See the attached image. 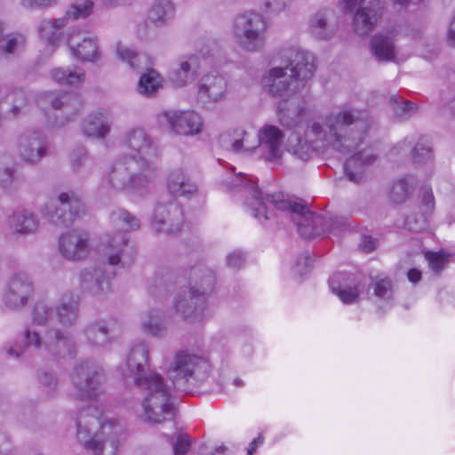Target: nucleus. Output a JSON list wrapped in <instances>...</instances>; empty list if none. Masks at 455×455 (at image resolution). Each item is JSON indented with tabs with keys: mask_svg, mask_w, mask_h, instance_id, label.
Here are the masks:
<instances>
[{
	"mask_svg": "<svg viewBox=\"0 0 455 455\" xmlns=\"http://www.w3.org/2000/svg\"><path fill=\"white\" fill-rule=\"evenodd\" d=\"M283 66L271 68L263 83L272 96L290 98L279 105V120L283 126L296 127L302 119L305 108L295 94L305 87L315 71L314 56L297 48L283 52Z\"/></svg>",
	"mask_w": 455,
	"mask_h": 455,
	"instance_id": "f257e3e1",
	"label": "nucleus"
},
{
	"mask_svg": "<svg viewBox=\"0 0 455 455\" xmlns=\"http://www.w3.org/2000/svg\"><path fill=\"white\" fill-rule=\"evenodd\" d=\"M230 187H243L247 191L245 204L251 214L259 220L270 219V209L275 208L284 212L293 221L301 236L311 239L326 232L332 233L339 226L338 221L326 220L323 216L310 212L307 205L292 201L283 193L264 194L251 180L243 176H236L230 182Z\"/></svg>",
	"mask_w": 455,
	"mask_h": 455,
	"instance_id": "f03ea898",
	"label": "nucleus"
},
{
	"mask_svg": "<svg viewBox=\"0 0 455 455\" xmlns=\"http://www.w3.org/2000/svg\"><path fill=\"white\" fill-rule=\"evenodd\" d=\"M149 349L140 342L129 351L124 379L145 392L141 402V419L150 424H161L174 416V405L164 379L157 372L149 371Z\"/></svg>",
	"mask_w": 455,
	"mask_h": 455,
	"instance_id": "7ed1b4c3",
	"label": "nucleus"
},
{
	"mask_svg": "<svg viewBox=\"0 0 455 455\" xmlns=\"http://www.w3.org/2000/svg\"><path fill=\"white\" fill-rule=\"evenodd\" d=\"M371 124L368 111L343 108L312 121L306 136L311 143L319 142L321 147L331 145L336 150L348 154L363 142Z\"/></svg>",
	"mask_w": 455,
	"mask_h": 455,
	"instance_id": "20e7f679",
	"label": "nucleus"
},
{
	"mask_svg": "<svg viewBox=\"0 0 455 455\" xmlns=\"http://www.w3.org/2000/svg\"><path fill=\"white\" fill-rule=\"evenodd\" d=\"M118 426L114 420L102 422L93 406L83 409L76 419V439L95 455H116L118 449Z\"/></svg>",
	"mask_w": 455,
	"mask_h": 455,
	"instance_id": "39448f33",
	"label": "nucleus"
},
{
	"mask_svg": "<svg viewBox=\"0 0 455 455\" xmlns=\"http://www.w3.org/2000/svg\"><path fill=\"white\" fill-rule=\"evenodd\" d=\"M283 132L276 126L266 124L257 136L243 130L235 129L220 137L221 146L235 153L251 152L259 148L268 162H277L283 154Z\"/></svg>",
	"mask_w": 455,
	"mask_h": 455,
	"instance_id": "423d86ee",
	"label": "nucleus"
},
{
	"mask_svg": "<svg viewBox=\"0 0 455 455\" xmlns=\"http://www.w3.org/2000/svg\"><path fill=\"white\" fill-rule=\"evenodd\" d=\"M24 343H15L4 349L10 356L20 357L28 347H34L42 354L53 358H72L76 354V346L68 332L56 327L45 329L42 333L26 328L23 331Z\"/></svg>",
	"mask_w": 455,
	"mask_h": 455,
	"instance_id": "0eeeda50",
	"label": "nucleus"
},
{
	"mask_svg": "<svg viewBox=\"0 0 455 455\" xmlns=\"http://www.w3.org/2000/svg\"><path fill=\"white\" fill-rule=\"evenodd\" d=\"M156 173L155 163L137 161L135 156H122L111 164L105 179L112 190L132 193L153 181Z\"/></svg>",
	"mask_w": 455,
	"mask_h": 455,
	"instance_id": "6e6552de",
	"label": "nucleus"
},
{
	"mask_svg": "<svg viewBox=\"0 0 455 455\" xmlns=\"http://www.w3.org/2000/svg\"><path fill=\"white\" fill-rule=\"evenodd\" d=\"M267 29L268 21L263 14L247 11L234 18L231 34L240 48L255 52L264 48Z\"/></svg>",
	"mask_w": 455,
	"mask_h": 455,
	"instance_id": "1a4fd4ad",
	"label": "nucleus"
},
{
	"mask_svg": "<svg viewBox=\"0 0 455 455\" xmlns=\"http://www.w3.org/2000/svg\"><path fill=\"white\" fill-rule=\"evenodd\" d=\"M210 372L211 364L205 357L185 350L175 354L167 369V375L175 385L202 383L208 379Z\"/></svg>",
	"mask_w": 455,
	"mask_h": 455,
	"instance_id": "9d476101",
	"label": "nucleus"
},
{
	"mask_svg": "<svg viewBox=\"0 0 455 455\" xmlns=\"http://www.w3.org/2000/svg\"><path fill=\"white\" fill-rule=\"evenodd\" d=\"M103 380V370L93 361H81L72 373L74 395L81 401H93L100 395Z\"/></svg>",
	"mask_w": 455,
	"mask_h": 455,
	"instance_id": "9b49d317",
	"label": "nucleus"
},
{
	"mask_svg": "<svg viewBox=\"0 0 455 455\" xmlns=\"http://www.w3.org/2000/svg\"><path fill=\"white\" fill-rule=\"evenodd\" d=\"M41 212L54 226L66 228L84 212V206L75 193L62 192L56 199L46 203Z\"/></svg>",
	"mask_w": 455,
	"mask_h": 455,
	"instance_id": "f8f14e48",
	"label": "nucleus"
},
{
	"mask_svg": "<svg viewBox=\"0 0 455 455\" xmlns=\"http://www.w3.org/2000/svg\"><path fill=\"white\" fill-rule=\"evenodd\" d=\"M341 2L347 12H351L357 4V0H341ZM382 8L381 0H360L353 20L355 33L359 36L370 34L381 15Z\"/></svg>",
	"mask_w": 455,
	"mask_h": 455,
	"instance_id": "ddd939ff",
	"label": "nucleus"
},
{
	"mask_svg": "<svg viewBox=\"0 0 455 455\" xmlns=\"http://www.w3.org/2000/svg\"><path fill=\"white\" fill-rule=\"evenodd\" d=\"M153 226L156 232L169 235L180 231L184 221L183 212L175 202L158 203L153 214Z\"/></svg>",
	"mask_w": 455,
	"mask_h": 455,
	"instance_id": "4468645a",
	"label": "nucleus"
},
{
	"mask_svg": "<svg viewBox=\"0 0 455 455\" xmlns=\"http://www.w3.org/2000/svg\"><path fill=\"white\" fill-rule=\"evenodd\" d=\"M68 44L72 56L82 62H97L101 59L96 36L82 31L68 34Z\"/></svg>",
	"mask_w": 455,
	"mask_h": 455,
	"instance_id": "2eb2a0df",
	"label": "nucleus"
},
{
	"mask_svg": "<svg viewBox=\"0 0 455 455\" xmlns=\"http://www.w3.org/2000/svg\"><path fill=\"white\" fill-rule=\"evenodd\" d=\"M34 291V285L29 276L25 273L13 275L7 283L4 300L12 308L26 306Z\"/></svg>",
	"mask_w": 455,
	"mask_h": 455,
	"instance_id": "dca6fc26",
	"label": "nucleus"
},
{
	"mask_svg": "<svg viewBox=\"0 0 455 455\" xmlns=\"http://www.w3.org/2000/svg\"><path fill=\"white\" fill-rule=\"evenodd\" d=\"M162 116L171 132L175 134L193 136L203 130L202 117L194 111H166Z\"/></svg>",
	"mask_w": 455,
	"mask_h": 455,
	"instance_id": "f3484780",
	"label": "nucleus"
},
{
	"mask_svg": "<svg viewBox=\"0 0 455 455\" xmlns=\"http://www.w3.org/2000/svg\"><path fill=\"white\" fill-rule=\"evenodd\" d=\"M125 147L133 154L137 161L154 163L157 157V148L151 136L140 128H132L126 133Z\"/></svg>",
	"mask_w": 455,
	"mask_h": 455,
	"instance_id": "a211bd4d",
	"label": "nucleus"
},
{
	"mask_svg": "<svg viewBox=\"0 0 455 455\" xmlns=\"http://www.w3.org/2000/svg\"><path fill=\"white\" fill-rule=\"evenodd\" d=\"M59 251L67 260H83L90 253L89 235L77 230L67 232L60 237Z\"/></svg>",
	"mask_w": 455,
	"mask_h": 455,
	"instance_id": "6ab92c4d",
	"label": "nucleus"
},
{
	"mask_svg": "<svg viewBox=\"0 0 455 455\" xmlns=\"http://www.w3.org/2000/svg\"><path fill=\"white\" fill-rule=\"evenodd\" d=\"M109 279L110 274L100 267L84 268L78 275L80 290L96 297L106 295L111 291Z\"/></svg>",
	"mask_w": 455,
	"mask_h": 455,
	"instance_id": "aec40b11",
	"label": "nucleus"
},
{
	"mask_svg": "<svg viewBox=\"0 0 455 455\" xmlns=\"http://www.w3.org/2000/svg\"><path fill=\"white\" fill-rule=\"evenodd\" d=\"M106 247V255L108 257V264L116 266L126 260L131 261L135 251L132 247L128 245V238L123 232H118L116 235H108L104 240Z\"/></svg>",
	"mask_w": 455,
	"mask_h": 455,
	"instance_id": "412c9836",
	"label": "nucleus"
},
{
	"mask_svg": "<svg viewBox=\"0 0 455 455\" xmlns=\"http://www.w3.org/2000/svg\"><path fill=\"white\" fill-rule=\"evenodd\" d=\"M228 90L226 78L218 73H210L204 76L199 82V97L209 102L223 100Z\"/></svg>",
	"mask_w": 455,
	"mask_h": 455,
	"instance_id": "4be33fe9",
	"label": "nucleus"
},
{
	"mask_svg": "<svg viewBox=\"0 0 455 455\" xmlns=\"http://www.w3.org/2000/svg\"><path fill=\"white\" fill-rule=\"evenodd\" d=\"M207 298L190 289L183 290L176 298L175 309L184 318H196L205 308Z\"/></svg>",
	"mask_w": 455,
	"mask_h": 455,
	"instance_id": "5701e85b",
	"label": "nucleus"
},
{
	"mask_svg": "<svg viewBox=\"0 0 455 455\" xmlns=\"http://www.w3.org/2000/svg\"><path fill=\"white\" fill-rule=\"evenodd\" d=\"M19 154L25 162L35 164L46 155V143L38 132H29L19 140Z\"/></svg>",
	"mask_w": 455,
	"mask_h": 455,
	"instance_id": "b1692460",
	"label": "nucleus"
},
{
	"mask_svg": "<svg viewBox=\"0 0 455 455\" xmlns=\"http://www.w3.org/2000/svg\"><path fill=\"white\" fill-rule=\"evenodd\" d=\"M377 159V155L372 149H364L354 154L349 157L345 164L344 170L348 180L359 184L363 180V167L373 164Z\"/></svg>",
	"mask_w": 455,
	"mask_h": 455,
	"instance_id": "393cba45",
	"label": "nucleus"
},
{
	"mask_svg": "<svg viewBox=\"0 0 455 455\" xmlns=\"http://www.w3.org/2000/svg\"><path fill=\"white\" fill-rule=\"evenodd\" d=\"M188 287L204 297L207 298L214 290L215 276L213 272L204 265L193 267L188 274Z\"/></svg>",
	"mask_w": 455,
	"mask_h": 455,
	"instance_id": "a878e982",
	"label": "nucleus"
},
{
	"mask_svg": "<svg viewBox=\"0 0 455 455\" xmlns=\"http://www.w3.org/2000/svg\"><path fill=\"white\" fill-rule=\"evenodd\" d=\"M167 188L175 196H192L198 192L197 185L181 168L175 169L169 174Z\"/></svg>",
	"mask_w": 455,
	"mask_h": 455,
	"instance_id": "bb28decb",
	"label": "nucleus"
},
{
	"mask_svg": "<svg viewBox=\"0 0 455 455\" xmlns=\"http://www.w3.org/2000/svg\"><path fill=\"white\" fill-rule=\"evenodd\" d=\"M56 317L63 326H72L79 316V300L72 293H65L55 308Z\"/></svg>",
	"mask_w": 455,
	"mask_h": 455,
	"instance_id": "cd10ccee",
	"label": "nucleus"
},
{
	"mask_svg": "<svg viewBox=\"0 0 455 455\" xmlns=\"http://www.w3.org/2000/svg\"><path fill=\"white\" fill-rule=\"evenodd\" d=\"M110 121L107 115L99 112L87 116L83 122V133L89 138L104 139L110 131Z\"/></svg>",
	"mask_w": 455,
	"mask_h": 455,
	"instance_id": "c85d7f7f",
	"label": "nucleus"
},
{
	"mask_svg": "<svg viewBox=\"0 0 455 455\" xmlns=\"http://www.w3.org/2000/svg\"><path fill=\"white\" fill-rule=\"evenodd\" d=\"M12 230L20 235H28L36 232L39 227L38 217L28 211L18 210L9 219Z\"/></svg>",
	"mask_w": 455,
	"mask_h": 455,
	"instance_id": "c756f323",
	"label": "nucleus"
},
{
	"mask_svg": "<svg viewBox=\"0 0 455 455\" xmlns=\"http://www.w3.org/2000/svg\"><path fill=\"white\" fill-rule=\"evenodd\" d=\"M198 68V57L191 55L180 60L179 68L172 73L171 80L178 87L185 86L195 79Z\"/></svg>",
	"mask_w": 455,
	"mask_h": 455,
	"instance_id": "7c9ffc66",
	"label": "nucleus"
},
{
	"mask_svg": "<svg viewBox=\"0 0 455 455\" xmlns=\"http://www.w3.org/2000/svg\"><path fill=\"white\" fill-rule=\"evenodd\" d=\"M371 51L379 61H393L396 56L395 45L392 36L379 33L371 38Z\"/></svg>",
	"mask_w": 455,
	"mask_h": 455,
	"instance_id": "2f4dec72",
	"label": "nucleus"
},
{
	"mask_svg": "<svg viewBox=\"0 0 455 455\" xmlns=\"http://www.w3.org/2000/svg\"><path fill=\"white\" fill-rule=\"evenodd\" d=\"M174 16L172 0H155L148 12V20L156 26H163Z\"/></svg>",
	"mask_w": 455,
	"mask_h": 455,
	"instance_id": "473e14b6",
	"label": "nucleus"
},
{
	"mask_svg": "<svg viewBox=\"0 0 455 455\" xmlns=\"http://www.w3.org/2000/svg\"><path fill=\"white\" fill-rule=\"evenodd\" d=\"M68 25L67 18L61 17L55 20H43L38 28L40 36L47 41L53 50V44L58 42L62 35V29Z\"/></svg>",
	"mask_w": 455,
	"mask_h": 455,
	"instance_id": "72a5a7b5",
	"label": "nucleus"
},
{
	"mask_svg": "<svg viewBox=\"0 0 455 455\" xmlns=\"http://www.w3.org/2000/svg\"><path fill=\"white\" fill-rule=\"evenodd\" d=\"M371 283L368 288L369 293L372 294L380 301L389 303L394 299V284L387 276L377 275L371 277Z\"/></svg>",
	"mask_w": 455,
	"mask_h": 455,
	"instance_id": "f704fd0d",
	"label": "nucleus"
},
{
	"mask_svg": "<svg viewBox=\"0 0 455 455\" xmlns=\"http://www.w3.org/2000/svg\"><path fill=\"white\" fill-rule=\"evenodd\" d=\"M87 341L93 347H100L108 342V328L104 321H95L84 329Z\"/></svg>",
	"mask_w": 455,
	"mask_h": 455,
	"instance_id": "c9c22d12",
	"label": "nucleus"
},
{
	"mask_svg": "<svg viewBox=\"0 0 455 455\" xmlns=\"http://www.w3.org/2000/svg\"><path fill=\"white\" fill-rule=\"evenodd\" d=\"M414 186L411 179L401 178L393 182L388 196L395 204L404 203L413 193Z\"/></svg>",
	"mask_w": 455,
	"mask_h": 455,
	"instance_id": "e433bc0d",
	"label": "nucleus"
},
{
	"mask_svg": "<svg viewBox=\"0 0 455 455\" xmlns=\"http://www.w3.org/2000/svg\"><path fill=\"white\" fill-rule=\"evenodd\" d=\"M343 275L338 274L331 276L329 280L330 287L334 294H336L342 302L346 304L355 301L360 294L357 286H342L339 283L342 279Z\"/></svg>",
	"mask_w": 455,
	"mask_h": 455,
	"instance_id": "4c0bfd02",
	"label": "nucleus"
},
{
	"mask_svg": "<svg viewBox=\"0 0 455 455\" xmlns=\"http://www.w3.org/2000/svg\"><path fill=\"white\" fill-rule=\"evenodd\" d=\"M312 35L320 40H327L335 33L334 26L328 23L327 17L323 12L315 14L310 20Z\"/></svg>",
	"mask_w": 455,
	"mask_h": 455,
	"instance_id": "58836bf2",
	"label": "nucleus"
},
{
	"mask_svg": "<svg viewBox=\"0 0 455 455\" xmlns=\"http://www.w3.org/2000/svg\"><path fill=\"white\" fill-rule=\"evenodd\" d=\"M389 104L396 118L405 120L415 115L418 111V105L414 102L404 100L397 95L389 98Z\"/></svg>",
	"mask_w": 455,
	"mask_h": 455,
	"instance_id": "ea45409f",
	"label": "nucleus"
},
{
	"mask_svg": "<svg viewBox=\"0 0 455 455\" xmlns=\"http://www.w3.org/2000/svg\"><path fill=\"white\" fill-rule=\"evenodd\" d=\"M52 76L59 84L74 85L84 81L85 73L80 68L73 70L59 68L52 71Z\"/></svg>",
	"mask_w": 455,
	"mask_h": 455,
	"instance_id": "a19ab883",
	"label": "nucleus"
},
{
	"mask_svg": "<svg viewBox=\"0 0 455 455\" xmlns=\"http://www.w3.org/2000/svg\"><path fill=\"white\" fill-rule=\"evenodd\" d=\"M112 223L123 231L134 230L140 228V220L129 212L119 209L111 213Z\"/></svg>",
	"mask_w": 455,
	"mask_h": 455,
	"instance_id": "79ce46f5",
	"label": "nucleus"
},
{
	"mask_svg": "<svg viewBox=\"0 0 455 455\" xmlns=\"http://www.w3.org/2000/svg\"><path fill=\"white\" fill-rule=\"evenodd\" d=\"M160 75L154 69H148L139 81L138 91L143 95H151L161 86Z\"/></svg>",
	"mask_w": 455,
	"mask_h": 455,
	"instance_id": "37998d69",
	"label": "nucleus"
},
{
	"mask_svg": "<svg viewBox=\"0 0 455 455\" xmlns=\"http://www.w3.org/2000/svg\"><path fill=\"white\" fill-rule=\"evenodd\" d=\"M288 150L303 161L308 160L312 155L310 144L296 134L289 138Z\"/></svg>",
	"mask_w": 455,
	"mask_h": 455,
	"instance_id": "c03bdc74",
	"label": "nucleus"
},
{
	"mask_svg": "<svg viewBox=\"0 0 455 455\" xmlns=\"http://www.w3.org/2000/svg\"><path fill=\"white\" fill-rule=\"evenodd\" d=\"M93 7L94 4L92 0H77L70 5L64 18H67V20L85 19L92 14Z\"/></svg>",
	"mask_w": 455,
	"mask_h": 455,
	"instance_id": "a18cd8bd",
	"label": "nucleus"
},
{
	"mask_svg": "<svg viewBox=\"0 0 455 455\" xmlns=\"http://www.w3.org/2000/svg\"><path fill=\"white\" fill-rule=\"evenodd\" d=\"M116 54L123 62L127 63L133 69L140 68V63L145 59L144 56L138 54L132 49L121 43L117 44Z\"/></svg>",
	"mask_w": 455,
	"mask_h": 455,
	"instance_id": "49530a36",
	"label": "nucleus"
},
{
	"mask_svg": "<svg viewBox=\"0 0 455 455\" xmlns=\"http://www.w3.org/2000/svg\"><path fill=\"white\" fill-rule=\"evenodd\" d=\"M51 103L53 108L68 110L69 108L76 110L79 106V99L76 95L71 93L51 94Z\"/></svg>",
	"mask_w": 455,
	"mask_h": 455,
	"instance_id": "de8ad7c7",
	"label": "nucleus"
},
{
	"mask_svg": "<svg viewBox=\"0 0 455 455\" xmlns=\"http://www.w3.org/2000/svg\"><path fill=\"white\" fill-rule=\"evenodd\" d=\"M412 160L415 164H424L431 158V146L426 138H421L412 149Z\"/></svg>",
	"mask_w": 455,
	"mask_h": 455,
	"instance_id": "09e8293b",
	"label": "nucleus"
},
{
	"mask_svg": "<svg viewBox=\"0 0 455 455\" xmlns=\"http://www.w3.org/2000/svg\"><path fill=\"white\" fill-rule=\"evenodd\" d=\"M53 307L46 301H39L36 304L33 311V320L38 324H44L52 318Z\"/></svg>",
	"mask_w": 455,
	"mask_h": 455,
	"instance_id": "8fccbe9b",
	"label": "nucleus"
},
{
	"mask_svg": "<svg viewBox=\"0 0 455 455\" xmlns=\"http://www.w3.org/2000/svg\"><path fill=\"white\" fill-rule=\"evenodd\" d=\"M425 258L428 262L430 268L436 274L444 269L449 262V255L443 252H432L427 251L425 254Z\"/></svg>",
	"mask_w": 455,
	"mask_h": 455,
	"instance_id": "3c124183",
	"label": "nucleus"
},
{
	"mask_svg": "<svg viewBox=\"0 0 455 455\" xmlns=\"http://www.w3.org/2000/svg\"><path fill=\"white\" fill-rule=\"evenodd\" d=\"M22 45V40L8 36L0 38V58H6L9 54L15 53Z\"/></svg>",
	"mask_w": 455,
	"mask_h": 455,
	"instance_id": "603ef678",
	"label": "nucleus"
},
{
	"mask_svg": "<svg viewBox=\"0 0 455 455\" xmlns=\"http://www.w3.org/2000/svg\"><path fill=\"white\" fill-rule=\"evenodd\" d=\"M142 328L145 332L155 337H161L165 333L164 326L157 321V318L149 315L142 320Z\"/></svg>",
	"mask_w": 455,
	"mask_h": 455,
	"instance_id": "864d4df0",
	"label": "nucleus"
},
{
	"mask_svg": "<svg viewBox=\"0 0 455 455\" xmlns=\"http://www.w3.org/2000/svg\"><path fill=\"white\" fill-rule=\"evenodd\" d=\"M422 214L428 216L435 209V197L430 188H422L420 191Z\"/></svg>",
	"mask_w": 455,
	"mask_h": 455,
	"instance_id": "5fc2aeb1",
	"label": "nucleus"
},
{
	"mask_svg": "<svg viewBox=\"0 0 455 455\" xmlns=\"http://www.w3.org/2000/svg\"><path fill=\"white\" fill-rule=\"evenodd\" d=\"M427 216L422 214L419 219L411 215L406 219L407 228L414 232H419L427 228Z\"/></svg>",
	"mask_w": 455,
	"mask_h": 455,
	"instance_id": "6e6d98bb",
	"label": "nucleus"
},
{
	"mask_svg": "<svg viewBox=\"0 0 455 455\" xmlns=\"http://www.w3.org/2000/svg\"><path fill=\"white\" fill-rule=\"evenodd\" d=\"M190 448V442L187 435H180L173 444V455H185Z\"/></svg>",
	"mask_w": 455,
	"mask_h": 455,
	"instance_id": "4d7b16f0",
	"label": "nucleus"
},
{
	"mask_svg": "<svg viewBox=\"0 0 455 455\" xmlns=\"http://www.w3.org/2000/svg\"><path fill=\"white\" fill-rule=\"evenodd\" d=\"M40 384L49 391H53L58 386L57 379L50 372H41L38 374Z\"/></svg>",
	"mask_w": 455,
	"mask_h": 455,
	"instance_id": "13d9d810",
	"label": "nucleus"
},
{
	"mask_svg": "<svg viewBox=\"0 0 455 455\" xmlns=\"http://www.w3.org/2000/svg\"><path fill=\"white\" fill-rule=\"evenodd\" d=\"M245 262V258L243 252L235 251L227 257V264L229 267L240 269Z\"/></svg>",
	"mask_w": 455,
	"mask_h": 455,
	"instance_id": "bf43d9fd",
	"label": "nucleus"
},
{
	"mask_svg": "<svg viewBox=\"0 0 455 455\" xmlns=\"http://www.w3.org/2000/svg\"><path fill=\"white\" fill-rule=\"evenodd\" d=\"M14 180V173L11 168H0V186L4 188H9Z\"/></svg>",
	"mask_w": 455,
	"mask_h": 455,
	"instance_id": "052dcab7",
	"label": "nucleus"
},
{
	"mask_svg": "<svg viewBox=\"0 0 455 455\" xmlns=\"http://www.w3.org/2000/svg\"><path fill=\"white\" fill-rule=\"evenodd\" d=\"M311 267V259L309 256L305 255L298 259L295 272L300 276L306 275Z\"/></svg>",
	"mask_w": 455,
	"mask_h": 455,
	"instance_id": "680f3d73",
	"label": "nucleus"
},
{
	"mask_svg": "<svg viewBox=\"0 0 455 455\" xmlns=\"http://www.w3.org/2000/svg\"><path fill=\"white\" fill-rule=\"evenodd\" d=\"M86 157H87V152L84 148H81V149H78V150L73 152L72 156H71L72 168L74 170L79 169L82 166L84 161H85Z\"/></svg>",
	"mask_w": 455,
	"mask_h": 455,
	"instance_id": "e2e57ef3",
	"label": "nucleus"
},
{
	"mask_svg": "<svg viewBox=\"0 0 455 455\" xmlns=\"http://www.w3.org/2000/svg\"><path fill=\"white\" fill-rule=\"evenodd\" d=\"M53 0H23L22 4L27 8L46 7L52 4Z\"/></svg>",
	"mask_w": 455,
	"mask_h": 455,
	"instance_id": "0e129e2a",
	"label": "nucleus"
},
{
	"mask_svg": "<svg viewBox=\"0 0 455 455\" xmlns=\"http://www.w3.org/2000/svg\"><path fill=\"white\" fill-rule=\"evenodd\" d=\"M360 247L365 251H371L375 248V242L370 236H364L360 243Z\"/></svg>",
	"mask_w": 455,
	"mask_h": 455,
	"instance_id": "69168bd1",
	"label": "nucleus"
},
{
	"mask_svg": "<svg viewBox=\"0 0 455 455\" xmlns=\"http://www.w3.org/2000/svg\"><path fill=\"white\" fill-rule=\"evenodd\" d=\"M447 40L451 46H455V14L452 20L450 23L447 34Z\"/></svg>",
	"mask_w": 455,
	"mask_h": 455,
	"instance_id": "338daca9",
	"label": "nucleus"
},
{
	"mask_svg": "<svg viewBox=\"0 0 455 455\" xmlns=\"http://www.w3.org/2000/svg\"><path fill=\"white\" fill-rule=\"evenodd\" d=\"M262 443L263 437L261 435H259L258 437L254 438L247 448V454L253 455L256 451L257 447Z\"/></svg>",
	"mask_w": 455,
	"mask_h": 455,
	"instance_id": "774afa93",
	"label": "nucleus"
}]
</instances>
